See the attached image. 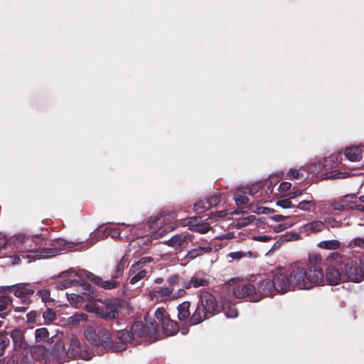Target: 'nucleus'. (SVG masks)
I'll list each match as a JSON object with an SVG mask.
<instances>
[{"label": "nucleus", "mask_w": 364, "mask_h": 364, "mask_svg": "<svg viewBox=\"0 0 364 364\" xmlns=\"http://www.w3.org/2000/svg\"><path fill=\"white\" fill-rule=\"evenodd\" d=\"M321 261L320 255H311L306 267L295 265L287 271L293 290L296 288L310 289L323 281Z\"/></svg>", "instance_id": "f257e3e1"}, {"label": "nucleus", "mask_w": 364, "mask_h": 364, "mask_svg": "<svg viewBox=\"0 0 364 364\" xmlns=\"http://www.w3.org/2000/svg\"><path fill=\"white\" fill-rule=\"evenodd\" d=\"M14 245L19 252L28 253L26 257L34 259L51 257L61 251L54 242L50 243V247H44L48 245L47 241L38 235H18L14 240Z\"/></svg>", "instance_id": "f03ea898"}, {"label": "nucleus", "mask_w": 364, "mask_h": 364, "mask_svg": "<svg viewBox=\"0 0 364 364\" xmlns=\"http://www.w3.org/2000/svg\"><path fill=\"white\" fill-rule=\"evenodd\" d=\"M151 325V328L147 329L142 321H135L129 328L118 330L117 336L120 341V343H117L115 345L117 352L125 350L128 343L136 346L140 343L141 338L153 334L156 328L153 323Z\"/></svg>", "instance_id": "7ed1b4c3"}, {"label": "nucleus", "mask_w": 364, "mask_h": 364, "mask_svg": "<svg viewBox=\"0 0 364 364\" xmlns=\"http://www.w3.org/2000/svg\"><path fill=\"white\" fill-rule=\"evenodd\" d=\"M218 312L219 306L215 296L208 291H203L201 293L196 309L190 318V324H199Z\"/></svg>", "instance_id": "20e7f679"}, {"label": "nucleus", "mask_w": 364, "mask_h": 364, "mask_svg": "<svg viewBox=\"0 0 364 364\" xmlns=\"http://www.w3.org/2000/svg\"><path fill=\"white\" fill-rule=\"evenodd\" d=\"M85 308L88 312L95 313L105 320L117 319L116 324L117 326L120 324L117 318L121 304L118 301L107 300L100 304L92 301V302L87 303Z\"/></svg>", "instance_id": "39448f33"}, {"label": "nucleus", "mask_w": 364, "mask_h": 364, "mask_svg": "<svg viewBox=\"0 0 364 364\" xmlns=\"http://www.w3.org/2000/svg\"><path fill=\"white\" fill-rule=\"evenodd\" d=\"M71 284L73 285H80L84 290L81 294H71L68 296V301L70 304L76 308L81 307L84 301L92 302L97 296V291L94 289V287L84 280H66L63 283V287L68 288Z\"/></svg>", "instance_id": "423d86ee"}, {"label": "nucleus", "mask_w": 364, "mask_h": 364, "mask_svg": "<svg viewBox=\"0 0 364 364\" xmlns=\"http://www.w3.org/2000/svg\"><path fill=\"white\" fill-rule=\"evenodd\" d=\"M343 282L359 283L364 280V257L359 259H348L341 264Z\"/></svg>", "instance_id": "0eeeda50"}, {"label": "nucleus", "mask_w": 364, "mask_h": 364, "mask_svg": "<svg viewBox=\"0 0 364 364\" xmlns=\"http://www.w3.org/2000/svg\"><path fill=\"white\" fill-rule=\"evenodd\" d=\"M181 277L178 274H173L168 277V286H164L150 291L149 296L152 300L156 299L161 302L172 301V294L175 286L179 284Z\"/></svg>", "instance_id": "6e6552de"}, {"label": "nucleus", "mask_w": 364, "mask_h": 364, "mask_svg": "<svg viewBox=\"0 0 364 364\" xmlns=\"http://www.w3.org/2000/svg\"><path fill=\"white\" fill-rule=\"evenodd\" d=\"M276 288L272 279H265L261 281L256 289V294L252 297L255 301H259L262 298L273 296L276 294Z\"/></svg>", "instance_id": "1a4fd4ad"}, {"label": "nucleus", "mask_w": 364, "mask_h": 364, "mask_svg": "<svg viewBox=\"0 0 364 364\" xmlns=\"http://www.w3.org/2000/svg\"><path fill=\"white\" fill-rule=\"evenodd\" d=\"M272 282L275 286L276 293H285L293 290L287 272H277L274 274Z\"/></svg>", "instance_id": "9d476101"}, {"label": "nucleus", "mask_w": 364, "mask_h": 364, "mask_svg": "<svg viewBox=\"0 0 364 364\" xmlns=\"http://www.w3.org/2000/svg\"><path fill=\"white\" fill-rule=\"evenodd\" d=\"M66 350L68 358L73 359L81 357L84 360H90L92 358L90 353H87L82 350V344L77 338L70 340L69 348Z\"/></svg>", "instance_id": "9b49d317"}, {"label": "nucleus", "mask_w": 364, "mask_h": 364, "mask_svg": "<svg viewBox=\"0 0 364 364\" xmlns=\"http://www.w3.org/2000/svg\"><path fill=\"white\" fill-rule=\"evenodd\" d=\"M29 283H19L14 285L4 286L1 287L4 291L14 292L15 296L23 299H27L28 296L33 295L34 290L30 288Z\"/></svg>", "instance_id": "f8f14e48"}, {"label": "nucleus", "mask_w": 364, "mask_h": 364, "mask_svg": "<svg viewBox=\"0 0 364 364\" xmlns=\"http://www.w3.org/2000/svg\"><path fill=\"white\" fill-rule=\"evenodd\" d=\"M86 274L89 280L105 289H114L119 288L121 284L120 281H119V278H113L112 274L111 275V279L107 280H103L101 277L96 276L91 272H87Z\"/></svg>", "instance_id": "ddd939ff"}, {"label": "nucleus", "mask_w": 364, "mask_h": 364, "mask_svg": "<svg viewBox=\"0 0 364 364\" xmlns=\"http://www.w3.org/2000/svg\"><path fill=\"white\" fill-rule=\"evenodd\" d=\"M115 345L117 343L112 341L111 333L107 329L101 328L98 330L97 348L102 347L104 350L117 352Z\"/></svg>", "instance_id": "4468645a"}, {"label": "nucleus", "mask_w": 364, "mask_h": 364, "mask_svg": "<svg viewBox=\"0 0 364 364\" xmlns=\"http://www.w3.org/2000/svg\"><path fill=\"white\" fill-rule=\"evenodd\" d=\"M233 294L237 298H248L251 301H256L252 299L256 294V289L250 283L237 284L233 289Z\"/></svg>", "instance_id": "2eb2a0df"}, {"label": "nucleus", "mask_w": 364, "mask_h": 364, "mask_svg": "<svg viewBox=\"0 0 364 364\" xmlns=\"http://www.w3.org/2000/svg\"><path fill=\"white\" fill-rule=\"evenodd\" d=\"M193 237L192 235L187 232L177 234L169 239L168 245L175 249L185 247L193 241Z\"/></svg>", "instance_id": "dca6fc26"}, {"label": "nucleus", "mask_w": 364, "mask_h": 364, "mask_svg": "<svg viewBox=\"0 0 364 364\" xmlns=\"http://www.w3.org/2000/svg\"><path fill=\"white\" fill-rule=\"evenodd\" d=\"M10 336L14 343V352H20L19 350L21 349L26 350L27 343L25 341L24 333L21 328H16L12 330L10 333Z\"/></svg>", "instance_id": "f3484780"}, {"label": "nucleus", "mask_w": 364, "mask_h": 364, "mask_svg": "<svg viewBox=\"0 0 364 364\" xmlns=\"http://www.w3.org/2000/svg\"><path fill=\"white\" fill-rule=\"evenodd\" d=\"M186 225L191 230L201 234L207 233L211 228L208 223L202 221V220L198 217L188 218Z\"/></svg>", "instance_id": "a211bd4d"}, {"label": "nucleus", "mask_w": 364, "mask_h": 364, "mask_svg": "<svg viewBox=\"0 0 364 364\" xmlns=\"http://www.w3.org/2000/svg\"><path fill=\"white\" fill-rule=\"evenodd\" d=\"M326 279L328 284L332 286L337 285L340 281L343 282L341 267L339 269L333 266H329L326 270Z\"/></svg>", "instance_id": "6ab92c4d"}, {"label": "nucleus", "mask_w": 364, "mask_h": 364, "mask_svg": "<svg viewBox=\"0 0 364 364\" xmlns=\"http://www.w3.org/2000/svg\"><path fill=\"white\" fill-rule=\"evenodd\" d=\"M50 355L49 350L44 346L37 345L33 347L30 356L33 360L47 363L50 360Z\"/></svg>", "instance_id": "aec40b11"}, {"label": "nucleus", "mask_w": 364, "mask_h": 364, "mask_svg": "<svg viewBox=\"0 0 364 364\" xmlns=\"http://www.w3.org/2000/svg\"><path fill=\"white\" fill-rule=\"evenodd\" d=\"M129 273L130 275L129 283L131 284H135L140 280L144 279L148 272L146 269L139 267L138 264H133L129 269Z\"/></svg>", "instance_id": "412c9836"}, {"label": "nucleus", "mask_w": 364, "mask_h": 364, "mask_svg": "<svg viewBox=\"0 0 364 364\" xmlns=\"http://www.w3.org/2000/svg\"><path fill=\"white\" fill-rule=\"evenodd\" d=\"M355 195H346L338 200H333L329 202L330 207L334 210L342 211L344 210H349L351 207L350 200L355 198Z\"/></svg>", "instance_id": "4be33fe9"}, {"label": "nucleus", "mask_w": 364, "mask_h": 364, "mask_svg": "<svg viewBox=\"0 0 364 364\" xmlns=\"http://www.w3.org/2000/svg\"><path fill=\"white\" fill-rule=\"evenodd\" d=\"M53 357L60 363L65 362L67 356V350L63 341L57 340L53 348Z\"/></svg>", "instance_id": "5701e85b"}, {"label": "nucleus", "mask_w": 364, "mask_h": 364, "mask_svg": "<svg viewBox=\"0 0 364 364\" xmlns=\"http://www.w3.org/2000/svg\"><path fill=\"white\" fill-rule=\"evenodd\" d=\"M129 264L128 251L123 255V257L117 262L114 269L113 270L112 277L120 279L124 273L125 268Z\"/></svg>", "instance_id": "b1692460"}, {"label": "nucleus", "mask_w": 364, "mask_h": 364, "mask_svg": "<svg viewBox=\"0 0 364 364\" xmlns=\"http://www.w3.org/2000/svg\"><path fill=\"white\" fill-rule=\"evenodd\" d=\"M325 228V223L320 220L309 222L303 225V232L306 235L321 232Z\"/></svg>", "instance_id": "393cba45"}, {"label": "nucleus", "mask_w": 364, "mask_h": 364, "mask_svg": "<svg viewBox=\"0 0 364 364\" xmlns=\"http://www.w3.org/2000/svg\"><path fill=\"white\" fill-rule=\"evenodd\" d=\"M163 332L168 336H174L178 331V322L172 320L168 316L165 318V321L161 324Z\"/></svg>", "instance_id": "a878e982"}, {"label": "nucleus", "mask_w": 364, "mask_h": 364, "mask_svg": "<svg viewBox=\"0 0 364 364\" xmlns=\"http://www.w3.org/2000/svg\"><path fill=\"white\" fill-rule=\"evenodd\" d=\"M247 190L248 191L247 192L246 191H237L235 196H234V200L235 201V203L237 206H242V205H247L249 202V198L247 196V193L250 194V195H254L255 194L257 191H255V187H252V188H247Z\"/></svg>", "instance_id": "bb28decb"}, {"label": "nucleus", "mask_w": 364, "mask_h": 364, "mask_svg": "<svg viewBox=\"0 0 364 364\" xmlns=\"http://www.w3.org/2000/svg\"><path fill=\"white\" fill-rule=\"evenodd\" d=\"M170 215L164 213H159L154 218L151 217L149 220L150 228L154 230H159L166 223V219Z\"/></svg>", "instance_id": "cd10ccee"}, {"label": "nucleus", "mask_w": 364, "mask_h": 364, "mask_svg": "<svg viewBox=\"0 0 364 364\" xmlns=\"http://www.w3.org/2000/svg\"><path fill=\"white\" fill-rule=\"evenodd\" d=\"M190 307L191 302L188 301H183L177 306L178 318L181 321L188 320L190 323V318L191 317Z\"/></svg>", "instance_id": "c85d7f7f"}, {"label": "nucleus", "mask_w": 364, "mask_h": 364, "mask_svg": "<svg viewBox=\"0 0 364 364\" xmlns=\"http://www.w3.org/2000/svg\"><path fill=\"white\" fill-rule=\"evenodd\" d=\"M345 156L350 161H360L363 158V149L360 146L348 147Z\"/></svg>", "instance_id": "c756f323"}, {"label": "nucleus", "mask_w": 364, "mask_h": 364, "mask_svg": "<svg viewBox=\"0 0 364 364\" xmlns=\"http://www.w3.org/2000/svg\"><path fill=\"white\" fill-rule=\"evenodd\" d=\"M50 332L47 328L42 327L36 329L35 331V339L36 342H45L46 341H49L50 340L51 343H53L55 341L53 338L55 337L56 335H53L50 337Z\"/></svg>", "instance_id": "7c9ffc66"}, {"label": "nucleus", "mask_w": 364, "mask_h": 364, "mask_svg": "<svg viewBox=\"0 0 364 364\" xmlns=\"http://www.w3.org/2000/svg\"><path fill=\"white\" fill-rule=\"evenodd\" d=\"M84 335L86 339L90 342V343L92 346H93V347H97L98 331L96 332L94 327L91 326H87L84 331Z\"/></svg>", "instance_id": "2f4dec72"}, {"label": "nucleus", "mask_w": 364, "mask_h": 364, "mask_svg": "<svg viewBox=\"0 0 364 364\" xmlns=\"http://www.w3.org/2000/svg\"><path fill=\"white\" fill-rule=\"evenodd\" d=\"M213 250L210 246L207 247H198L189 251L186 255V258L193 259L197 257L202 255L205 253H210Z\"/></svg>", "instance_id": "473e14b6"}, {"label": "nucleus", "mask_w": 364, "mask_h": 364, "mask_svg": "<svg viewBox=\"0 0 364 364\" xmlns=\"http://www.w3.org/2000/svg\"><path fill=\"white\" fill-rule=\"evenodd\" d=\"M316 203L314 200H304L299 203L295 208L304 211L310 212L315 209Z\"/></svg>", "instance_id": "72a5a7b5"}, {"label": "nucleus", "mask_w": 364, "mask_h": 364, "mask_svg": "<svg viewBox=\"0 0 364 364\" xmlns=\"http://www.w3.org/2000/svg\"><path fill=\"white\" fill-rule=\"evenodd\" d=\"M318 246L326 250H337L341 246V242L336 240H324L318 243Z\"/></svg>", "instance_id": "f704fd0d"}, {"label": "nucleus", "mask_w": 364, "mask_h": 364, "mask_svg": "<svg viewBox=\"0 0 364 364\" xmlns=\"http://www.w3.org/2000/svg\"><path fill=\"white\" fill-rule=\"evenodd\" d=\"M43 318L45 324H50L57 319L56 312L50 308H46L43 312Z\"/></svg>", "instance_id": "c9c22d12"}, {"label": "nucleus", "mask_w": 364, "mask_h": 364, "mask_svg": "<svg viewBox=\"0 0 364 364\" xmlns=\"http://www.w3.org/2000/svg\"><path fill=\"white\" fill-rule=\"evenodd\" d=\"M207 205H208V202L207 199H203L197 201L194 204V210L198 213H202L205 211L209 210L210 208L207 207Z\"/></svg>", "instance_id": "e433bc0d"}, {"label": "nucleus", "mask_w": 364, "mask_h": 364, "mask_svg": "<svg viewBox=\"0 0 364 364\" xmlns=\"http://www.w3.org/2000/svg\"><path fill=\"white\" fill-rule=\"evenodd\" d=\"M256 219L255 215H251L247 217H242L237 220L236 227L243 228L251 224Z\"/></svg>", "instance_id": "4c0bfd02"}, {"label": "nucleus", "mask_w": 364, "mask_h": 364, "mask_svg": "<svg viewBox=\"0 0 364 364\" xmlns=\"http://www.w3.org/2000/svg\"><path fill=\"white\" fill-rule=\"evenodd\" d=\"M155 317L159 324L161 325L165 321V318L168 317V315L164 308L159 307L155 311Z\"/></svg>", "instance_id": "58836bf2"}, {"label": "nucleus", "mask_w": 364, "mask_h": 364, "mask_svg": "<svg viewBox=\"0 0 364 364\" xmlns=\"http://www.w3.org/2000/svg\"><path fill=\"white\" fill-rule=\"evenodd\" d=\"M37 294L41 297L42 301L45 304L53 301V299L50 297V293L48 289H41L37 292Z\"/></svg>", "instance_id": "ea45409f"}, {"label": "nucleus", "mask_w": 364, "mask_h": 364, "mask_svg": "<svg viewBox=\"0 0 364 364\" xmlns=\"http://www.w3.org/2000/svg\"><path fill=\"white\" fill-rule=\"evenodd\" d=\"M192 286L194 288H198L200 287H207L209 284V282L203 278H198L197 277H191Z\"/></svg>", "instance_id": "a19ab883"}, {"label": "nucleus", "mask_w": 364, "mask_h": 364, "mask_svg": "<svg viewBox=\"0 0 364 364\" xmlns=\"http://www.w3.org/2000/svg\"><path fill=\"white\" fill-rule=\"evenodd\" d=\"M151 243V240H150L149 237H142L138 238L136 240H133L130 243L129 245L130 246L134 245V247L136 246V245H137L138 246H141V245L149 246Z\"/></svg>", "instance_id": "79ce46f5"}, {"label": "nucleus", "mask_w": 364, "mask_h": 364, "mask_svg": "<svg viewBox=\"0 0 364 364\" xmlns=\"http://www.w3.org/2000/svg\"><path fill=\"white\" fill-rule=\"evenodd\" d=\"M252 252L249 251V252H230L228 256L232 259H236V260H239L242 257H245L246 256H249L250 257L252 256Z\"/></svg>", "instance_id": "37998d69"}, {"label": "nucleus", "mask_w": 364, "mask_h": 364, "mask_svg": "<svg viewBox=\"0 0 364 364\" xmlns=\"http://www.w3.org/2000/svg\"><path fill=\"white\" fill-rule=\"evenodd\" d=\"M10 343V339L6 336H1L0 337V356H2L6 348L9 346Z\"/></svg>", "instance_id": "c03bdc74"}, {"label": "nucleus", "mask_w": 364, "mask_h": 364, "mask_svg": "<svg viewBox=\"0 0 364 364\" xmlns=\"http://www.w3.org/2000/svg\"><path fill=\"white\" fill-rule=\"evenodd\" d=\"M346 173H341L336 170L325 173L326 178L327 179L343 178L346 176Z\"/></svg>", "instance_id": "a18cd8bd"}, {"label": "nucleus", "mask_w": 364, "mask_h": 364, "mask_svg": "<svg viewBox=\"0 0 364 364\" xmlns=\"http://www.w3.org/2000/svg\"><path fill=\"white\" fill-rule=\"evenodd\" d=\"M21 359V352H13L8 358L5 364H18Z\"/></svg>", "instance_id": "49530a36"}, {"label": "nucleus", "mask_w": 364, "mask_h": 364, "mask_svg": "<svg viewBox=\"0 0 364 364\" xmlns=\"http://www.w3.org/2000/svg\"><path fill=\"white\" fill-rule=\"evenodd\" d=\"M2 287H0V304H12V299L6 294L8 291H4Z\"/></svg>", "instance_id": "de8ad7c7"}, {"label": "nucleus", "mask_w": 364, "mask_h": 364, "mask_svg": "<svg viewBox=\"0 0 364 364\" xmlns=\"http://www.w3.org/2000/svg\"><path fill=\"white\" fill-rule=\"evenodd\" d=\"M12 304H0V318H6L11 313L9 306Z\"/></svg>", "instance_id": "09e8293b"}, {"label": "nucleus", "mask_w": 364, "mask_h": 364, "mask_svg": "<svg viewBox=\"0 0 364 364\" xmlns=\"http://www.w3.org/2000/svg\"><path fill=\"white\" fill-rule=\"evenodd\" d=\"M291 198L287 199H281L278 200L277 202V205L283 208H295L296 205H294L291 201Z\"/></svg>", "instance_id": "8fccbe9b"}, {"label": "nucleus", "mask_w": 364, "mask_h": 364, "mask_svg": "<svg viewBox=\"0 0 364 364\" xmlns=\"http://www.w3.org/2000/svg\"><path fill=\"white\" fill-rule=\"evenodd\" d=\"M323 223H325V225H327V226L332 228H338L342 225V223L341 221H338L332 218H326Z\"/></svg>", "instance_id": "3c124183"}, {"label": "nucleus", "mask_w": 364, "mask_h": 364, "mask_svg": "<svg viewBox=\"0 0 364 364\" xmlns=\"http://www.w3.org/2000/svg\"><path fill=\"white\" fill-rule=\"evenodd\" d=\"M224 313L228 318H235L238 315L237 310L233 306L224 308Z\"/></svg>", "instance_id": "603ef678"}, {"label": "nucleus", "mask_w": 364, "mask_h": 364, "mask_svg": "<svg viewBox=\"0 0 364 364\" xmlns=\"http://www.w3.org/2000/svg\"><path fill=\"white\" fill-rule=\"evenodd\" d=\"M31 301L29 299H23L22 300L23 306L14 307V311L19 312V313L25 312L28 309V305L31 304Z\"/></svg>", "instance_id": "864d4df0"}, {"label": "nucleus", "mask_w": 364, "mask_h": 364, "mask_svg": "<svg viewBox=\"0 0 364 364\" xmlns=\"http://www.w3.org/2000/svg\"><path fill=\"white\" fill-rule=\"evenodd\" d=\"M329 161H332L333 164H330L331 166H337L339 162V154H332L328 159H325L324 161V166H328L329 165Z\"/></svg>", "instance_id": "5fc2aeb1"}, {"label": "nucleus", "mask_w": 364, "mask_h": 364, "mask_svg": "<svg viewBox=\"0 0 364 364\" xmlns=\"http://www.w3.org/2000/svg\"><path fill=\"white\" fill-rule=\"evenodd\" d=\"M287 175L288 177L291 179H299L304 178V174L302 173H300L299 170L295 168L290 169Z\"/></svg>", "instance_id": "6e6d98bb"}, {"label": "nucleus", "mask_w": 364, "mask_h": 364, "mask_svg": "<svg viewBox=\"0 0 364 364\" xmlns=\"http://www.w3.org/2000/svg\"><path fill=\"white\" fill-rule=\"evenodd\" d=\"M18 364H33V359L27 353L25 354L23 351L21 352V359Z\"/></svg>", "instance_id": "4d7b16f0"}, {"label": "nucleus", "mask_w": 364, "mask_h": 364, "mask_svg": "<svg viewBox=\"0 0 364 364\" xmlns=\"http://www.w3.org/2000/svg\"><path fill=\"white\" fill-rule=\"evenodd\" d=\"M154 260V259L151 257H141L139 261L135 262L134 264H138L139 267H141V269H144V267L151 262Z\"/></svg>", "instance_id": "13d9d810"}, {"label": "nucleus", "mask_w": 364, "mask_h": 364, "mask_svg": "<svg viewBox=\"0 0 364 364\" xmlns=\"http://www.w3.org/2000/svg\"><path fill=\"white\" fill-rule=\"evenodd\" d=\"M208 202V205H207V207L209 208L210 209L212 208V207H214L215 205H217L220 201V197L218 196H213L210 198H206Z\"/></svg>", "instance_id": "bf43d9fd"}, {"label": "nucleus", "mask_w": 364, "mask_h": 364, "mask_svg": "<svg viewBox=\"0 0 364 364\" xmlns=\"http://www.w3.org/2000/svg\"><path fill=\"white\" fill-rule=\"evenodd\" d=\"M291 225H292L291 223H285L279 224V225L272 226V228L273 229L274 232H280L290 228Z\"/></svg>", "instance_id": "052dcab7"}, {"label": "nucleus", "mask_w": 364, "mask_h": 364, "mask_svg": "<svg viewBox=\"0 0 364 364\" xmlns=\"http://www.w3.org/2000/svg\"><path fill=\"white\" fill-rule=\"evenodd\" d=\"M107 235H111L112 237H119L120 232L117 228H106L105 231Z\"/></svg>", "instance_id": "680f3d73"}, {"label": "nucleus", "mask_w": 364, "mask_h": 364, "mask_svg": "<svg viewBox=\"0 0 364 364\" xmlns=\"http://www.w3.org/2000/svg\"><path fill=\"white\" fill-rule=\"evenodd\" d=\"M27 322L33 323L36 321L37 318V313L35 311H31L26 314Z\"/></svg>", "instance_id": "e2e57ef3"}, {"label": "nucleus", "mask_w": 364, "mask_h": 364, "mask_svg": "<svg viewBox=\"0 0 364 364\" xmlns=\"http://www.w3.org/2000/svg\"><path fill=\"white\" fill-rule=\"evenodd\" d=\"M186 295V292L183 289H180L177 291V292L172 294V301L176 300L180 297L185 296Z\"/></svg>", "instance_id": "0e129e2a"}, {"label": "nucleus", "mask_w": 364, "mask_h": 364, "mask_svg": "<svg viewBox=\"0 0 364 364\" xmlns=\"http://www.w3.org/2000/svg\"><path fill=\"white\" fill-rule=\"evenodd\" d=\"M350 203H351V207H349V210H356L362 213L364 212V205L355 204V203H353L351 200H350Z\"/></svg>", "instance_id": "69168bd1"}, {"label": "nucleus", "mask_w": 364, "mask_h": 364, "mask_svg": "<svg viewBox=\"0 0 364 364\" xmlns=\"http://www.w3.org/2000/svg\"><path fill=\"white\" fill-rule=\"evenodd\" d=\"M291 183L284 181L279 184V190L280 191H287L288 190H289L291 188Z\"/></svg>", "instance_id": "338daca9"}, {"label": "nucleus", "mask_w": 364, "mask_h": 364, "mask_svg": "<svg viewBox=\"0 0 364 364\" xmlns=\"http://www.w3.org/2000/svg\"><path fill=\"white\" fill-rule=\"evenodd\" d=\"M287 218H288V216H284V215H281V214H274V215H273L272 216L270 217V218L272 220H274V221H277V222L284 221Z\"/></svg>", "instance_id": "774afa93"}]
</instances>
